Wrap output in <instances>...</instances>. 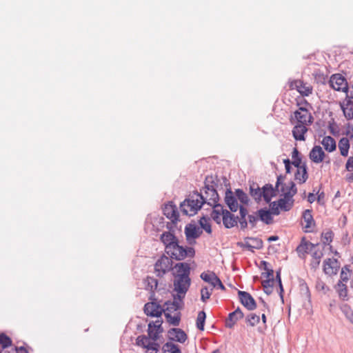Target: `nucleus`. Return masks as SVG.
I'll use <instances>...</instances> for the list:
<instances>
[{
	"mask_svg": "<svg viewBox=\"0 0 353 353\" xmlns=\"http://www.w3.org/2000/svg\"><path fill=\"white\" fill-rule=\"evenodd\" d=\"M279 205L278 202L273 201L270 203V210H268L273 215H279L280 214Z\"/></svg>",
	"mask_w": 353,
	"mask_h": 353,
	"instance_id": "603ef678",
	"label": "nucleus"
},
{
	"mask_svg": "<svg viewBox=\"0 0 353 353\" xmlns=\"http://www.w3.org/2000/svg\"><path fill=\"white\" fill-rule=\"evenodd\" d=\"M292 162H291L296 168L301 167V158L299 157V152L297 148H294L292 152Z\"/></svg>",
	"mask_w": 353,
	"mask_h": 353,
	"instance_id": "37998d69",
	"label": "nucleus"
},
{
	"mask_svg": "<svg viewBox=\"0 0 353 353\" xmlns=\"http://www.w3.org/2000/svg\"><path fill=\"white\" fill-rule=\"evenodd\" d=\"M334 233L332 230H327L322 233L323 243L328 245L332 241Z\"/></svg>",
	"mask_w": 353,
	"mask_h": 353,
	"instance_id": "8fccbe9b",
	"label": "nucleus"
},
{
	"mask_svg": "<svg viewBox=\"0 0 353 353\" xmlns=\"http://www.w3.org/2000/svg\"><path fill=\"white\" fill-rule=\"evenodd\" d=\"M216 184L213 181L212 176H206L204 187V200L205 203L209 205L219 203V196L216 190Z\"/></svg>",
	"mask_w": 353,
	"mask_h": 353,
	"instance_id": "39448f33",
	"label": "nucleus"
},
{
	"mask_svg": "<svg viewBox=\"0 0 353 353\" xmlns=\"http://www.w3.org/2000/svg\"><path fill=\"white\" fill-rule=\"evenodd\" d=\"M206 318V314L204 311H200L198 313V316L196 318V327L201 331L204 330L205 321Z\"/></svg>",
	"mask_w": 353,
	"mask_h": 353,
	"instance_id": "a19ab883",
	"label": "nucleus"
},
{
	"mask_svg": "<svg viewBox=\"0 0 353 353\" xmlns=\"http://www.w3.org/2000/svg\"><path fill=\"white\" fill-rule=\"evenodd\" d=\"M274 283V278L269 279L262 281V285L264 292L267 294H270L272 292V287Z\"/></svg>",
	"mask_w": 353,
	"mask_h": 353,
	"instance_id": "79ce46f5",
	"label": "nucleus"
},
{
	"mask_svg": "<svg viewBox=\"0 0 353 353\" xmlns=\"http://www.w3.org/2000/svg\"><path fill=\"white\" fill-rule=\"evenodd\" d=\"M256 213L258 214L259 219L265 224L270 225L272 223V214L266 208H261Z\"/></svg>",
	"mask_w": 353,
	"mask_h": 353,
	"instance_id": "c756f323",
	"label": "nucleus"
},
{
	"mask_svg": "<svg viewBox=\"0 0 353 353\" xmlns=\"http://www.w3.org/2000/svg\"><path fill=\"white\" fill-rule=\"evenodd\" d=\"M235 194L237 198V201L239 200L241 205H248L250 202V199L248 194L242 190V189H236Z\"/></svg>",
	"mask_w": 353,
	"mask_h": 353,
	"instance_id": "e433bc0d",
	"label": "nucleus"
},
{
	"mask_svg": "<svg viewBox=\"0 0 353 353\" xmlns=\"http://www.w3.org/2000/svg\"><path fill=\"white\" fill-rule=\"evenodd\" d=\"M213 288H209L206 286L203 287L201 290V300L205 303L210 297Z\"/></svg>",
	"mask_w": 353,
	"mask_h": 353,
	"instance_id": "c03bdc74",
	"label": "nucleus"
},
{
	"mask_svg": "<svg viewBox=\"0 0 353 353\" xmlns=\"http://www.w3.org/2000/svg\"><path fill=\"white\" fill-rule=\"evenodd\" d=\"M339 148L343 157H347L350 148V141L346 137H343L339 142Z\"/></svg>",
	"mask_w": 353,
	"mask_h": 353,
	"instance_id": "72a5a7b5",
	"label": "nucleus"
},
{
	"mask_svg": "<svg viewBox=\"0 0 353 353\" xmlns=\"http://www.w3.org/2000/svg\"><path fill=\"white\" fill-rule=\"evenodd\" d=\"M239 209L240 217H241V218H243V217L246 218V216L248 214V209L245 207H244L243 205H240L239 206Z\"/></svg>",
	"mask_w": 353,
	"mask_h": 353,
	"instance_id": "bf43d9fd",
	"label": "nucleus"
},
{
	"mask_svg": "<svg viewBox=\"0 0 353 353\" xmlns=\"http://www.w3.org/2000/svg\"><path fill=\"white\" fill-rule=\"evenodd\" d=\"M159 345L156 342V341H151V339L150 340L148 343V346H147L146 349L148 350H153V351H159Z\"/></svg>",
	"mask_w": 353,
	"mask_h": 353,
	"instance_id": "6e6d98bb",
	"label": "nucleus"
},
{
	"mask_svg": "<svg viewBox=\"0 0 353 353\" xmlns=\"http://www.w3.org/2000/svg\"><path fill=\"white\" fill-rule=\"evenodd\" d=\"M243 312L238 307L234 312L229 314L228 317L225 320V327L232 328L239 319L243 318Z\"/></svg>",
	"mask_w": 353,
	"mask_h": 353,
	"instance_id": "412c9836",
	"label": "nucleus"
},
{
	"mask_svg": "<svg viewBox=\"0 0 353 353\" xmlns=\"http://www.w3.org/2000/svg\"><path fill=\"white\" fill-rule=\"evenodd\" d=\"M172 260L165 255H162L154 264V272L157 276L163 277L170 269Z\"/></svg>",
	"mask_w": 353,
	"mask_h": 353,
	"instance_id": "6e6552de",
	"label": "nucleus"
},
{
	"mask_svg": "<svg viewBox=\"0 0 353 353\" xmlns=\"http://www.w3.org/2000/svg\"><path fill=\"white\" fill-rule=\"evenodd\" d=\"M340 107L347 120L353 119V107L352 105H347V103L343 102L340 103Z\"/></svg>",
	"mask_w": 353,
	"mask_h": 353,
	"instance_id": "f704fd0d",
	"label": "nucleus"
},
{
	"mask_svg": "<svg viewBox=\"0 0 353 353\" xmlns=\"http://www.w3.org/2000/svg\"><path fill=\"white\" fill-rule=\"evenodd\" d=\"M280 192L282 193L283 198L278 200V203L280 208L284 211H288L291 209L293 205L292 197L296 194L297 188L293 181H290L289 190L286 191L283 188H280Z\"/></svg>",
	"mask_w": 353,
	"mask_h": 353,
	"instance_id": "423d86ee",
	"label": "nucleus"
},
{
	"mask_svg": "<svg viewBox=\"0 0 353 353\" xmlns=\"http://www.w3.org/2000/svg\"><path fill=\"white\" fill-rule=\"evenodd\" d=\"M163 214L167 218L170 219L172 221L174 222L178 220V211L175 205L172 203H168L165 205L163 208Z\"/></svg>",
	"mask_w": 353,
	"mask_h": 353,
	"instance_id": "a878e982",
	"label": "nucleus"
},
{
	"mask_svg": "<svg viewBox=\"0 0 353 353\" xmlns=\"http://www.w3.org/2000/svg\"><path fill=\"white\" fill-rule=\"evenodd\" d=\"M321 143L323 145L325 150L328 151L329 152H332L336 150V141L330 136L325 137L323 139Z\"/></svg>",
	"mask_w": 353,
	"mask_h": 353,
	"instance_id": "2f4dec72",
	"label": "nucleus"
},
{
	"mask_svg": "<svg viewBox=\"0 0 353 353\" xmlns=\"http://www.w3.org/2000/svg\"><path fill=\"white\" fill-rule=\"evenodd\" d=\"M342 310L347 318H348V315L351 313V312H352V308L347 304L343 305Z\"/></svg>",
	"mask_w": 353,
	"mask_h": 353,
	"instance_id": "e2e57ef3",
	"label": "nucleus"
},
{
	"mask_svg": "<svg viewBox=\"0 0 353 353\" xmlns=\"http://www.w3.org/2000/svg\"><path fill=\"white\" fill-rule=\"evenodd\" d=\"M302 218L305 223V225L304 226L306 230L305 231L310 232L311 230L310 229L315 225V222L312 214V210H304L303 212Z\"/></svg>",
	"mask_w": 353,
	"mask_h": 353,
	"instance_id": "cd10ccee",
	"label": "nucleus"
},
{
	"mask_svg": "<svg viewBox=\"0 0 353 353\" xmlns=\"http://www.w3.org/2000/svg\"><path fill=\"white\" fill-rule=\"evenodd\" d=\"M316 288L318 290L323 291L325 294L330 290L329 287H327L326 284L321 280L316 281Z\"/></svg>",
	"mask_w": 353,
	"mask_h": 353,
	"instance_id": "864d4df0",
	"label": "nucleus"
},
{
	"mask_svg": "<svg viewBox=\"0 0 353 353\" xmlns=\"http://www.w3.org/2000/svg\"><path fill=\"white\" fill-rule=\"evenodd\" d=\"M299 109L294 112V117L299 124L309 125L313 122V117L309 112L307 107L311 106L310 104L304 99H301L300 101H297Z\"/></svg>",
	"mask_w": 353,
	"mask_h": 353,
	"instance_id": "7ed1b4c3",
	"label": "nucleus"
},
{
	"mask_svg": "<svg viewBox=\"0 0 353 353\" xmlns=\"http://www.w3.org/2000/svg\"><path fill=\"white\" fill-rule=\"evenodd\" d=\"M161 241L165 245V251L172 248V246L178 241L176 236L170 232H164L161 234Z\"/></svg>",
	"mask_w": 353,
	"mask_h": 353,
	"instance_id": "aec40b11",
	"label": "nucleus"
},
{
	"mask_svg": "<svg viewBox=\"0 0 353 353\" xmlns=\"http://www.w3.org/2000/svg\"><path fill=\"white\" fill-rule=\"evenodd\" d=\"M329 83L330 87L336 91L347 92L348 90L347 80L340 74L332 75Z\"/></svg>",
	"mask_w": 353,
	"mask_h": 353,
	"instance_id": "1a4fd4ad",
	"label": "nucleus"
},
{
	"mask_svg": "<svg viewBox=\"0 0 353 353\" xmlns=\"http://www.w3.org/2000/svg\"><path fill=\"white\" fill-rule=\"evenodd\" d=\"M323 254L321 250H314L312 253V259L321 260Z\"/></svg>",
	"mask_w": 353,
	"mask_h": 353,
	"instance_id": "13d9d810",
	"label": "nucleus"
},
{
	"mask_svg": "<svg viewBox=\"0 0 353 353\" xmlns=\"http://www.w3.org/2000/svg\"><path fill=\"white\" fill-rule=\"evenodd\" d=\"M224 201L231 212H236L239 210L240 205L238 203L235 192H232L231 188L225 190Z\"/></svg>",
	"mask_w": 353,
	"mask_h": 353,
	"instance_id": "9b49d317",
	"label": "nucleus"
},
{
	"mask_svg": "<svg viewBox=\"0 0 353 353\" xmlns=\"http://www.w3.org/2000/svg\"><path fill=\"white\" fill-rule=\"evenodd\" d=\"M183 305V299L180 300L177 299L176 295H173V301H168L165 303V308H163L164 311L163 312H169L170 314L176 312L182 308Z\"/></svg>",
	"mask_w": 353,
	"mask_h": 353,
	"instance_id": "f3484780",
	"label": "nucleus"
},
{
	"mask_svg": "<svg viewBox=\"0 0 353 353\" xmlns=\"http://www.w3.org/2000/svg\"><path fill=\"white\" fill-rule=\"evenodd\" d=\"M339 269L337 259H327L323 261V272L327 275L336 274Z\"/></svg>",
	"mask_w": 353,
	"mask_h": 353,
	"instance_id": "a211bd4d",
	"label": "nucleus"
},
{
	"mask_svg": "<svg viewBox=\"0 0 353 353\" xmlns=\"http://www.w3.org/2000/svg\"><path fill=\"white\" fill-rule=\"evenodd\" d=\"M145 289L152 293L151 296H154V291L157 289L158 286L157 279L152 276H147L145 279ZM150 299H152V297H150Z\"/></svg>",
	"mask_w": 353,
	"mask_h": 353,
	"instance_id": "473e14b6",
	"label": "nucleus"
},
{
	"mask_svg": "<svg viewBox=\"0 0 353 353\" xmlns=\"http://www.w3.org/2000/svg\"><path fill=\"white\" fill-rule=\"evenodd\" d=\"M167 254L172 259L176 261H181L186 257H194L195 255V250L192 247H186L179 245V241H177L166 252Z\"/></svg>",
	"mask_w": 353,
	"mask_h": 353,
	"instance_id": "20e7f679",
	"label": "nucleus"
},
{
	"mask_svg": "<svg viewBox=\"0 0 353 353\" xmlns=\"http://www.w3.org/2000/svg\"><path fill=\"white\" fill-rule=\"evenodd\" d=\"M190 266L187 263H178L173 272L174 291L178 299H184L191 285Z\"/></svg>",
	"mask_w": 353,
	"mask_h": 353,
	"instance_id": "f257e3e1",
	"label": "nucleus"
},
{
	"mask_svg": "<svg viewBox=\"0 0 353 353\" xmlns=\"http://www.w3.org/2000/svg\"><path fill=\"white\" fill-rule=\"evenodd\" d=\"M238 295L241 304L248 310H254L256 309V301L250 293L239 290Z\"/></svg>",
	"mask_w": 353,
	"mask_h": 353,
	"instance_id": "2eb2a0df",
	"label": "nucleus"
},
{
	"mask_svg": "<svg viewBox=\"0 0 353 353\" xmlns=\"http://www.w3.org/2000/svg\"><path fill=\"white\" fill-rule=\"evenodd\" d=\"M283 163L285 164V168L286 170V173H290L291 170V161L289 159H286L283 160Z\"/></svg>",
	"mask_w": 353,
	"mask_h": 353,
	"instance_id": "69168bd1",
	"label": "nucleus"
},
{
	"mask_svg": "<svg viewBox=\"0 0 353 353\" xmlns=\"http://www.w3.org/2000/svg\"><path fill=\"white\" fill-rule=\"evenodd\" d=\"M307 125L303 124H296L292 130V135L296 141H305V134L307 132Z\"/></svg>",
	"mask_w": 353,
	"mask_h": 353,
	"instance_id": "b1692460",
	"label": "nucleus"
},
{
	"mask_svg": "<svg viewBox=\"0 0 353 353\" xmlns=\"http://www.w3.org/2000/svg\"><path fill=\"white\" fill-rule=\"evenodd\" d=\"M163 323L162 320H157L154 322L152 321L150 323H152V329H154L155 330L159 331V332H163V330L161 326Z\"/></svg>",
	"mask_w": 353,
	"mask_h": 353,
	"instance_id": "5fc2aeb1",
	"label": "nucleus"
},
{
	"mask_svg": "<svg viewBox=\"0 0 353 353\" xmlns=\"http://www.w3.org/2000/svg\"><path fill=\"white\" fill-rule=\"evenodd\" d=\"M350 275L351 272L350 271V269L348 266L345 265L343 268H342L339 281H341L342 283H343V282H347L349 280Z\"/></svg>",
	"mask_w": 353,
	"mask_h": 353,
	"instance_id": "de8ad7c7",
	"label": "nucleus"
},
{
	"mask_svg": "<svg viewBox=\"0 0 353 353\" xmlns=\"http://www.w3.org/2000/svg\"><path fill=\"white\" fill-rule=\"evenodd\" d=\"M310 159L316 163H319L323 161L325 157V152L322 148L319 145H315L310 152Z\"/></svg>",
	"mask_w": 353,
	"mask_h": 353,
	"instance_id": "393cba45",
	"label": "nucleus"
},
{
	"mask_svg": "<svg viewBox=\"0 0 353 353\" xmlns=\"http://www.w3.org/2000/svg\"><path fill=\"white\" fill-rule=\"evenodd\" d=\"M148 337L152 341H157L159 338V334L161 332H159L157 330H154V329H152V323L148 324Z\"/></svg>",
	"mask_w": 353,
	"mask_h": 353,
	"instance_id": "3c124183",
	"label": "nucleus"
},
{
	"mask_svg": "<svg viewBox=\"0 0 353 353\" xmlns=\"http://www.w3.org/2000/svg\"><path fill=\"white\" fill-rule=\"evenodd\" d=\"M258 219L259 218L254 214L248 215V221L249 223L251 225L252 228H254L256 226V223Z\"/></svg>",
	"mask_w": 353,
	"mask_h": 353,
	"instance_id": "4d7b16f0",
	"label": "nucleus"
},
{
	"mask_svg": "<svg viewBox=\"0 0 353 353\" xmlns=\"http://www.w3.org/2000/svg\"><path fill=\"white\" fill-rule=\"evenodd\" d=\"M336 290L338 292L340 299L342 300L347 299V289L345 284L342 283L341 281H339L336 285Z\"/></svg>",
	"mask_w": 353,
	"mask_h": 353,
	"instance_id": "4c0bfd02",
	"label": "nucleus"
},
{
	"mask_svg": "<svg viewBox=\"0 0 353 353\" xmlns=\"http://www.w3.org/2000/svg\"><path fill=\"white\" fill-rule=\"evenodd\" d=\"M12 345V340L4 333L0 334V346L6 349Z\"/></svg>",
	"mask_w": 353,
	"mask_h": 353,
	"instance_id": "a18cd8bd",
	"label": "nucleus"
},
{
	"mask_svg": "<svg viewBox=\"0 0 353 353\" xmlns=\"http://www.w3.org/2000/svg\"><path fill=\"white\" fill-rule=\"evenodd\" d=\"M239 216H236L228 210H225V215L222 218V222L225 228H232L238 223Z\"/></svg>",
	"mask_w": 353,
	"mask_h": 353,
	"instance_id": "5701e85b",
	"label": "nucleus"
},
{
	"mask_svg": "<svg viewBox=\"0 0 353 353\" xmlns=\"http://www.w3.org/2000/svg\"><path fill=\"white\" fill-rule=\"evenodd\" d=\"M201 279L203 280L205 282L209 283L212 288H216V280L219 279V277L216 275V274L213 272H202L201 274Z\"/></svg>",
	"mask_w": 353,
	"mask_h": 353,
	"instance_id": "7c9ffc66",
	"label": "nucleus"
},
{
	"mask_svg": "<svg viewBox=\"0 0 353 353\" xmlns=\"http://www.w3.org/2000/svg\"><path fill=\"white\" fill-rule=\"evenodd\" d=\"M318 245V243H312L307 241L306 238L303 236L301 239L299 245L296 247V251L300 258L304 259L307 254L312 252Z\"/></svg>",
	"mask_w": 353,
	"mask_h": 353,
	"instance_id": "9d476101",
	"label": "nucleus"
},
{
	"mask_svg": "<svg viewBox=\"0 0 353 353\" xmlns=\"http://www.w3.org/2000/svg\"><path fill=\"white\" fill-rule=\"evenodd\" d=\"M168 336L170 340L183 343L187 340V334L180 328H171L168 331Z\"/></svg>",
	"mask_w": 353,
	"mask_h": 353,
	"instance_id": "4be33fe9",
	"label": "nucleus"
},
{
	"mask_svg": "<svg viewBox=\"0 0 353 353\" xmlns=\"http://www.w3.org/2000/svg\"><path fill=\"white\" fill-rule=\"evenodd\" d=\"M212 207V210L210 214L211 219L214 221L217 224H221L222 218L225 215V210L223 205L217 203L210 205Z\"/></svg>",
	"mask_w": 353,
	"mask_h": 353,
	"instance_id": "6ab92c4d",
	"label": "nucleus"
},
{
	"mask_svg": "<svg viewBox=\"0 0 353 353\" xmlns=\"http://www.w3.org/2000/svg\"><path fill=\"white\" fill-rule=\"evenodd\" d=\"M202 234V230L197 228L194 224L189 223L185 227V234L187 241L192 244L195 243V239H198Z\"/></svg>",
	"mask_w": 353,
	"mask_h": 353,
	"instance_id": "ddd939ff",
	"label": "nucleus"
},
{
	"mask_svg": "<svg viewBox=\"0 0 353 353\" xmlns=\"http://www.w3.org/2000/svg\"><path fill=\"white\" fill-rule=\"evenodd\" d=\"M209 221L210 219L208 217L203 216L200 219L199 223L202 229H203L207 233L211 234L212 228Z\"/></svg>",
	"mask_w": 353,
	"mask_h": 353,
	"instance_id": "ea45409f",
	"label": "nucleus"
},
{
	"mask_svg": "<svg viewBox=\"0 0 353 353\" xmlns=\"http://www.w3.org/2000/svg\"><path fill=\"white\" fill-rule=\"evenodd\" d=\"M165 316L168 322L174 326H178L181 321V314L177 313L174 316H172L169 312H165Z\"/></svg>",
	"mask_w": 353,
	"mask_h": 353,
	"instance_id": "58836bf2",
	"label": "nucleus"
},
{
	"mask_svg": "<svg viewBox=\"0 0 353 353\" xmlns=\"http://www.w3.org/2000/svg\"><path fill=\"white\" fill-rule=\"evenodd\" d=\"M321 260L312 259L310 263L311 268L316 270L320 265Z\"/></svg>",
	"mask_w": 353,
	"mask_h": 353,
	"instance_id": "338daca9",
	"label": "nucleus"
},
{
	"mask_svg": "<svg viewBox=\"0 0 353 353\" xmlns=\"http://www.w3.org/2000/svg\"><path fill=\"white\" fill-rule=\"evenodd\" d=\"M345 168L349 172L353 171V157L348 158L345 164Z\"/></svg>",
	"mask_w": 353,
	"mask_h": 353,
	"instance_id": "052dcab7",
	"label": "nucleus"
},
{
	"mask_svg": "<svg viewBox=\"0 0 353 353\" xmlns=\"http://www.w3.org/2000/svg\"><path fill=\"white\" fill-rule=\"evenodd\" d=\"M291 89H296L302 96L307 97L312 92V87L301 80H294L290 83Z\"/></svg>",
	"mask_w": 353,
	"mask_h": 353,
	"instance_id": "4468645a",
	"label": "nucleus"
},
{
	"mask_svg": "<svg viewBox=\"0 0 353 353\" xmlns=\"http://www.w3.org/2000/svg\"><path fill=\"white\" fill-rule=\"evenodd\" d=\"M238 245L246 248L251 252L254 250H259L263 247V241L259 238L247 237L243 242L238 243Z\"/></svg>",
	"mask_w": 353,
	"mask_h": 353,
	"instance_id": "f8f14e48",
	"label": "nucleus"
},
{
	"mask_svg": "<svg viewBox=\"0 0 353 353\" xmlns=\"http://www.w3.org/2000/svg\"><path fill=\"white\" fill-rule=\"evenodd\" d=\"M216 288H220L222 290L225 289L219 278L216 280Z\"/></svg>",
	"mask_w": 353,
	"mask_h": 353,
	"instance_id": "774afa93",
	"label": "nucleus"
},
{
	"mask_svg": "<svg viewBox=\"0 0 353 353\" xmlns=\"http://www.w3.org/2000/svg\"><path fill=\"white\" fill-rule=\"evenodd\" d=\"M163 353H181L179 347L171 342L165 343L162 348Z\"/></svg>",
	"mask_w": 353,
	"mask_h": 353,
	"instance_id": "c9c22d12",
	"label": "nucleus"
},
{
	"mask_svg": "<svg viewBox=\"0 0 353 353\" xmlns=\"http://www.w3.org/2000/svg\"><path fill=\"white\" fill-rule=\"evenodd\" d=\"M285 177L282 175L277 176L275 188L270 183H267L262 187L261 195L266 203H270L271 199L280 191V184L284 181Z\"/></svg>",
	"mask_w": 353,
	"mask_h": 353,
	"instance_id": "0eeeda50",
	"label": "nucleus"
},
{
	"mask_svg": "<svg viewBox=\"0 0 353 353\" xmlns=\"http://www.w3.org/2000/svg\"><path fill=\"white\" fill-rule=\"evenodd\" d=\"M204 203L205 200L203 193L195 191L190 194L189 197L181 204L180 208L184 214L190 216L194 215Z\"/></svg>",
	"mask_w": 353,
	"mask_h": 353,
	"instance_id": "f03ea898",
	"label": "nucleus"
},
{
	"mask_svg": "<svg viewBox=\"0 0 353 353\" xmlns=\"http://www.w3.org/2000/svg\"><path fill=\"white\" fill-rule=\"evenodd\" d=\"M150 340V339L148 336L141 335L137 338L136 343L137 345L146 349L147 346H148Z\"/></svg>",
	"mask_w": 353,
	"mask_h": 353,
	"instance_id": "09e8293b",
	"label": "nucleus"
},
{
	"mask_svg": "<svg viewBox=\"0 0 353 353\" xmlns=\"http://www.w3.org/2000/svg\"><path fill=\"white\" fill-rule=\"evenodd\" d=\"M245 321L247 323H248L250 326L253 327L259 323L260 317L259 315L252 313L246 316Z\"/></svg>",
	"mask_w": 353,
	"mask_h": 353,
	"instance_id": "49530a36",
	"label": "nucleus"
},
{
	"mask_svg": "<svg viewBox=\"0 0 353 353\" xmlns=\"http://www.w3.org/2000/svg\"><path fill=\"white\" fill-rule=\"evenodd\" d=\"M249 190L250 196L256 203H259L262 199V188H261L257 183H252L250 185Z\"/></svg>",
	"mask_w": 353,
	"mask_h": 353,
	"instance_id": "c85d7f7f",
	"label": "nucleus"
},
{
	"mask_svg": "<svg viewBox=\"0 0 353 353\" xmlns=\"http://www.w3.org/2000/svg\"><path fill=\"white\" fill-rule=\"evenodd\" d=\"M274 271L272 269L268 270L265 272L262 273V276L267 278L268 279L273 278Z\"/></svg>",
	"mask_w": 353,
	"mask_h": 353,
	"instance_id": "0e129e2a",
	"label": "nucleus"
},
{
	"mask_svg": "<svg viewBox=\"0 0 353 353\" xmlns=\"http://www.w3.org/2000/svg\"><path fill=\"white\" fill-rule=\"evenodd\" d=\"M163 311L162 307L154 301L147 303L144 305V312L147 316L159 317Z\"/></svg>",
	"mask_w": 353,
	"mask_h": 353,
	"instance_id": "dca6fc26",
	"label": "nucleus"
},
{
	"mask_svg": "<svg viewBox=\"0 0 353 353\" xmlns=\"http://www.w3.org/2000/svg\"><path fill=\"white\" fill-rule=\"evenodd\" d=\"M238 222L240 223L241 229L244 230L248 227V221L246 220V218H239Z\"/></svg>",
	"mask_w": 353,
	"mask_h": 353,
	"instance_id": "680f3d73",
	"label": "nucleus"
},
{
	"mask_svg": "<svg viewBox=\"0 0 353 353\" xmlns=\"http://www.w3.org/2000/svg\"><path fill=\"white\" fill-rule=\"evenodd\" d=\"M296 168V172L294 174L295 180L301 184L304 183L308 178L306 165L304 163L301 167Z\"/></svg>",
	"mask_w": 353,
	"mask_h": 353,
	"instance_id": "bb28decb",
	"label": "nucleus"
}]
</instances>
